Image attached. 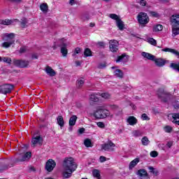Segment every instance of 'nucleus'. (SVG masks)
Here are the masks:
<instances>
[{
    "label": "nucleus",
    "mask_w": 179,
    "mask_h": 179,
    "mask_svg": "<svg viewBox=\"0 0 179 179\" xmlns=\"http://www.w3.org/2000/svg\"><path fill=\"white\" fill-rule=\"evenodd\" d=\"M82 19L83 22H86L87 20H89V15H85L82 17Z\"/></svg>",
    "instance_id": "6e6d98bb"
},
{
    "label": "nucleus",
    "mask_w": 179,
    "mask_h": 179,
    "mask_svg": "<svg viewBox=\"0 0 179 179\" xmlns=\"http://www.w3.org/2000/svg\"><path fill=\"white\" fill-rule=\"evenodd\" d=\"M141 120H143V121H149L150 118L149 117V116H148L146 113H143L141 115Z\"/></svg>",
    "instance_id": "c03bdc74"
},
{
    "label": "nucleus",
    "mask_w": 179,
    "mask_h": 179,
    "mask_svg": "<svg viewBox=\"0 0 179 179\" xmlns=\"http://www.w3.org/2000/svg\"><path fill=\"white\" fill-rule=\"evenodd\" d=\"M77 120H78L77 115L71 116L69 121V127H74V125H76V124Z\"/></svg>",
    "instance_id": "b1692460"
},
{
    "label": "nucleus",
    "mask_w": 179,
    "mask_h": 179,
    "mask_svg": "<svg viewBox=\"0 0 179 179\" xmlns=\"http://www.w3.org/2000/svg\"><path fill=\"white\" fill-rule=\"evenodd\" d=\"M141 55L142 57H143L144 58H146L147 59H149L150 61H155V55L150 53L143 52L141 53Z\"/></svg>",
    "instance_id": "a211bd4d"
},
{
    "label": "nucleus",
    "mask_w": 179,
    "mask_h": 179,
    "mask_svg": "<svg viewBox=\"0 0 179 179\" xmlns=\"http://www.w3.org/2000/svg\"><path fill=\"white\" fill-rule=\"evenodd\" d=\"M57 121L58 125H59L61 128L64 127V125H65V122L64 121V117L62 116L61 115L58 116L57 117Z\"/></svg>",
    "instance_id": "c85d7f7f"
},
{
    "label": "nucleus",
    "mask_w": 179,
    "mask_h": 179,
    "mask_svg": "<svg viewBox=\"0 0 179 179\" xmlns=\"http://www.w3.org/2000/svg\"><path fill=\"white\" fill-rule=\"evenodd\" d=\"M162 51H164L165 52H171L172 54H174L175 55H176L178 57L179 55V52L174 49L166 48L163 49Z\"/></svg>",
    "instance_id": "c756f323"
},
{
    "label": "nucleus",
    "mask_w": 179,
    "mask_h": 179,
    "mask_svg": "<svg viewBox=\"0 0 179 179\" xmlns=\"http://www.w3.org/2000/svg\"><path fill=\"white\" fill-rule=\"evenodd\" d=\"M2 38L6 41L1 44V47L3 48H9L10 45L15 44V40L13 39L15 38V34L13 33L3 34H2Z\"/></svg>",
    "instance_id": "f03ea898"
},
{
    "label": "nucleus",
    "mask_w": 179,
    "mask_h": 179,
    "mask_svg": "<svg viewBox=\"0 0 179 179\" xmlns=\"http://www.w3.org/2000/svg\"><path fill=\"white\" fill-rule=\"evenodd\" d=\"M148 169L150 170V173H153V171L155 170V168H153V166H148Z\"/></svg>",
    "instance_id": "0e129e2a"
},
{
    "label": "nucleus",
    "mask_w": 179,
    "mask_h": 179,
    "mask_svg": "<svg viewBox=\"0 0 179 179\" xmlns=\"http://www.w3.org/2000/svg\"><path fill=\"white\" fill-rule=\"evenodd\" d=\"M55 166H57L55 161H54L52 159H50L46 162L45 169L47 171H49L50 173L54 170V169L55 168Z\"/></svg>",
    "instance_id": "6e6552de"
},
{
    "label": "nucleus",
    "mask_w": 179,
    "mask_h": 179,
    "mask_svg": "<svg viewBox=\"0 0 179 179\" xmlns=\"http://www.w3.org/2000/svg\"><path fill=\"white\" fill-rule=\"evenodd\" d=\"M127 122L129 125L134 127V125H136L138 124V119L134 116H129L127 120Z\"/></svg>",
    "instance_id": "2eb2a0df"
},
{
    "label": "nucleus",
    "mask_w": 179,
    "mask_h": 179,
    "mask_svg": "<svg viewBox=\"0 0 179 179\" xmlns=\"http://www.w3.org/2000/svg\"><path fill=\"white\" fill-rule=\"evenodd\" d=\"M10 167H13V164H11V166L4 165L3 166H0V173H3V171L8 170V169H9Z\"/></svg>",
    "instance_id": "58836bf2"
},
{
    "label": "nucleus",
    "mask_w": 179,
    "mask_h": 179,
    "mask_svg": "<svg viewBox=\"0 0 179 179\" xmlns=\"http://www.w3.org/2000/svg\"><path fill=\"white\" fill-rule=\"evenodd\" d=\"M32 59H37L38 58V56L37 55L34 54L31 56Z\"/></svg>",
    "instance_id": "338daca9"
},
{
    "label": "nucleus",
    "mask_w": 179,
    "mask_h": 179,
    "mask_svg": "<svg viewBox=\"0 0 179 179\" xmlns=\"http://www.w3.org/2000/svg\"><path fill=\"white\" fill-rule=\"evenodd\" d=\"M40 9L43 12V13H47V12H48V6L47 3H42L40 6Z\"/></svg>",
    "instance_id": "c9c22d12"
},
{
    "label": "nucleus",
    "mask_w": 179,
    "mask_h": 179,
    "mask_svg": "<svg viewBox=\"0 0 179 179\" xmlns=\"http://www.w3.org/2000/svg\"><path fill=\"white\" fill-rule=\"evenodd\" d=\"M97 45L99 47H103L104 48V42H98Z\"/></svg>",
    "instance_id": "680f3d73"
},
{
    "label": "nucleus",
    "mask_w": 179,
    "mask_h": 179,
    "mask_svg": "<svg viewBox=\"0 0 179 179\" xmlns=\"http://www.w3.org/2000/svg\"><path fill=\"white\" fill-rule=\"evenodd\" d=\"M157 95L163 103H167L170 100L171 95L162 89L158 90Z\"/></svg>",
    "instance_id": "20e7f679"
},
{
    "label": "nucleus",
    "mask_w": 179,
    "mask_h": 179,
    "mask_svg": "<svg viewBox=\"0 0 179 179\" xmlns=\"http://www.w3.org/2000/svg\"><path fill=\"white\" fill-rule=\"evenodd\" d=\"M17 22H19L17 19L0 20V23H17Z\"/></svg>",
    "instance_id": "cd10ccee"
},
{
    "label": "nucleus",
    "mask_w": 179,
    "mask_h": 179,
    "mask_svg": "<svg viewBox=\"0 0 179 179\" xmlns=\"http://www.w3.org/2000/svg\"><path fill=\"white\" fill-rule=\"evenodd\" d=\"M92 176H93V177H94L95 178H97V179H101V176L100 175V171H99L97 169L93 170Z\"/></svg>",
    "instance_id": "72a5a7b5"
},
{
    "label": "nucleus",
    "mask_w": 179,
    "mask_h": 179,
    "mask_svg": "<svg viewBox=\"0 0 179 179\" xmlns=\"http://www.w3.org/2000/svg\"><path fill=\"white\" fill-rule=\"evenodd\" d=\"M132 135L134 138H139L141 136H143V131L142 130H133Z\"/></svg>",
    "instance_id": "4be33fe9"
},
{
    "label": "nucleus",
    "mask_w": 179,
    "mask_h": 179,
    "mask_svg": "<svg viewBox=\"0 0 179 179\" xmlns=\"http://www.w3.org/2000/svg\"><path fill=\"white\" fill-rule=\"evenodd\" d=\"M137 19L138 23H149L150 21L149 16L146 13H140L137 15Z\"/></svg>",
    "instance_id": "0eeeda50"
},
{
    "label": "nucleus",
    "mask_w": 179,
    "mask_h": 179,
    "mask_svg": "<svg viewBox=\"0 0 179 179\" xmlns=\"http://www.w3.org/2000/svg\"><path fill=\"white\" fill-rule=\"evenodd\" d=\"M162 30H163V25L160 24L154 26L152 28V31L155 32L162 31Z\"/></svg>",
    "instance_id": "f704fd0d"
},
{
    "label": "nucleus",
    "mask_w": 179,
    "mask_h": 179,
    "mask_svg": "<svg viewBox=\"0 0 179 179\" xmlns=\"http://www.w3.org/2000/svg\"><path fill=\"white\" fill-rule=\"evenodd\" d=\"M69 4L71 6H73V5L76 4V1L75 0H70L69 1Z\"/></svg>",
    "instance_id": "13d9d810"
},
{
    "label": "nucleus",
    "mask_w": 179,
    "mask_h": 179,
    "mask_svg": "<svg viewBox=\"0 0 179 179\" xmlns=\"http://www.w3.org/2000/svg\"><path fill=\"white\" fill-rule=\"evenodd\" d=\"M150 156H151V157H157V156H159V153L157 151H151Z\"/></svg>",
    "instance_id": "49530a36"
},
{
    "label": "nucleus",
    "mask_w": 179,
    "mask_h": 179,
    "mask_svg": "<svg viewBox=\"0 0 179 179\" xmlns=\"http://www.w3.org/2000/svg\"><path fill=\"white\" fill-rule=\"evenodd\" d=\"M79 134H83L85 132V128H80L78 130Z\"/></svg>",
    "instance_id": "69168bd1"
},
{
    "label": "nucleus",
    "mask_w": 179,
    "mask_h": 179,
    "mask_svg": "<svg viewBox=\"0 0 179 179\" xmlns=\"http://www.w3.org/2000/svg\"><path fill=\"white\" fill-rule=\"evenodd\" d=\"M114 75L116 76V78H120V79L124 78V72H122L120 69L115 70Z\"/></svg>",
    "instance_id": "a878e982"
},
{
    "label": "nucleus",
    "mask_w": 179,
    "mask_h": 179,
    "mask_svg": "<svg viewBox=\"0 0 179 179\" xmlns=\"http://www.w3.org/2000/svg\"><path fill=\"white\" fill-rule=\"evenodd\" d=\"M148 42L151 44L152 45H156V44H157V42L156 41V40L153 38H148Z\"/></svg>",
    "instance_id": "a19ab883"
},
{
    "label": "nucleus",
    "mask_w": 179,
    "mask_h": 179,
    "mask_svg": "<svg viewBox=\"0 0 179 179\" xmlns=\"http://www.w3.org/2000/svg\"><path fill=\"white\" fill-rule=\"evenodd\" d=\"M31 157V152H27L25 154H20L19 157L16 159L17 162H27Z\"/></svg>",
    "instance_id": "9d476101"
},
{
    "label": "nucleus",
    "mask_w": 179,
    "mask_h": 179,
    "mask_svg": "<svg viewBox=\"0 0 179 179\" xmlns=\"http://www.w3.org/2000/svg\"><path fill=\"white\" fill-rule=\"evenodd\" d=\"M101 97H103V99H110L111 97V95L109 93H102L100 94Z\"/></svg>",
    "instance_id": "37998d69"
},
{
    "label": "nucleus",
    "mask_w": 179,
    "mask_h": 179,
    "mask_svg": "<svg viewBox=\"0 0 179 179\" xmlns=\"http://www.w3.org/2000/svg\"><path fill=\"white\" fill-rule=\"evenodd\" d=\"M31 146L32 148H36V145H43V137L41 136H36V137H33L31 139Z\"/></svg>",
    "instance_id": "f8f14e48"
},
{
    "label": "nucleus",
    "mask_w": 179,
    "mask_h": 179,
    "mask_svg": "<svg viewBox=\"0 0 179 179\" xmlns=\"http://www.w3.org/2000/svg\"><path fill=\"white\" fill-rule=\"evenodd\" d=\"M79 52H80V48H76V49H75V51H74V53H73V56L74 55H76V54H79Z\"/></svg>",
    "instance_id": "864d4df0"
},
{
    "label": "nucleus",
    "mask_w": 179,
    "mask_h": 179,
    "mask_svg": "<svg viewBox=\"0 0 179 179\" xmlns=\"http://www.w3.org/2000/svg\"><path fill=\"white\" fill-rule=\"evenodd\" d=\"M139 3L141 6H146V1L145 0H141Z\"/></svg>",
    "instance_id": "5fc2aeb1"
},
{
    "label": "nucleus",
    "mask_w": 179,
    "mask_h": 179,
    "mask_svg": "<svg viewBox=\"0 0 179 179\" xmlns=\"http://www.w3.org/2000/svg\"><path fill=\"white\" fill-rule=\"evenodd\" d=\"M128 55L123 54L120 56H118L115 61L117 63L122 62L123 64H125L126 62H128Z\"/></svg>",
    "instance_id": "4468645a"
},
{
    "label": "nucleus",
    "mask_w": 179,
    "mask_h": 179,
    "mask_svg": "<svg viewBox=\"0 0 179 179\" xmlns=\"http://www.w3.org/2000/svg\"><path fill=\"white\" fill-rule=\"evenodd\" d=\"M87 57H92V50L89 48H85L84 51V58H87Z\"/></svg>",
    "instance_id": "4c0bfd02"
},
{
    "label": "nucleus",
    "mask_w": 179,
    "mask_h": 179,
    "mask_svg": "<svg viewBox=\"0 0 179 179\" xmlns=\"http://www.w3.org/2000/svg\"><path fill=\"white\" fill-rule=\"evenodd\" d=\"M2 61L3 62H6V64H9V65H10V64H12V59L7 57H3Z\"/></svg>",
    "instance_id": "79ce46f5"
},
{
    "label": "nucleus",
    "mask_w": 179,
    "mask_h": 179,
    "mask_svg": "<svg viewBox=\"0 0 179 179\" xmlns=\"http://www.w3.org/2000/svg\"><path fill=\"white\" fill-rule=\"evenodd\" d=\"M63 167L64 169V171L63 172L64 178H69L72 176V173L78 169V165L73 160V158L69 157L65 158L63 163Z\"/></svg>",
    "instance_id": "f257e3e1"
},
{
    "label": "nucleus",
    "mask_w": 179,
    "mask_h": 179,
    "mask_svg": "<svg viewBox=\"0 0 179 179\" xmlns=\"http://www.w3.org/2000/svg\"><path fill=\"white\" fill-rule=\"evenodd\" d=\"M116 26L118 27L119 30H124V29H125V25H124V23H117Z\"/></svg>",
    "instance_id": "a18cd8bd"
},
{
    "label": "nucleus",
    "mask_w": 179,
    "mask_h": 179,
    "mask_svg": "<svg viewBox=\"0 0 179 179\" xmlns=\"http://www.w3.org/2000/svg\"><path fill=\"white\" fill-rule=\"evenodd\" d=\"M150 15L152 16V17H160V14L155 11H151Z\"/></svg>",
    "instance_id": "de8ad7c7"
},
{
    "label": "nucleus",
    "mask_w": 179,
    "mask_h": 179,
    "mask_svg": "<svg viewBox=\"0 0 179 179\" xmlns=\"http://www.w3.org/2000/svg\"><path fill=\"white\" fill-rule=\"evenodd\" d=\"M106 66H107V65H106V64H104V63H100L98 65L99 69H104V68H106Z\"/></svg>",
    "instance_id": "8fccbe9b"
},
{
    "label": "nucleus",
    "mask_w": 179,
    "mask_h": 179,
    "mask_svg": "<svg viewBox=\"0 0 179 179\" xmlns=\"http://www.w3.org/2000/svg\"><path fill=\"white\" fill-rule=\"evenodd\" d=\"M171 22L172 23H179V14H173L171 17Z\"/></svg>",
    "instance_id": "7c9ffc66"
},
{
    "label": "nucleus",
    "mask_w": 179,
    "mask_h": 179,
    "mask_svg": "<svg viewBox=\"0 0 179 179\" xmlns=\"http://www.w3.org/2000/svg\"><path fill=\"white\" fill-rule=\"evenodd\" d=\"M94 117L98 120H103L110 117V111L104 108V106H99L94 113Z\"/></svg>",
    "instance_id": "7ed1b4c3"
},
{
    "label": "nucleus",
    "mask_w": 179,
    "mask_h": 179,
    "mask_svg": "<svg viewBox=\"0 0 179 179\" xmlns=\"http://www.w3.org/2000/svg\"><path fill=\"white\" fill-rule=\"evenodd\" d=\"M96 125L99 127V128H104V127H106L104 125V123L103 122H99L96 123Z\"/></svg>",
    "instance_id": "603ef678"
},
{
    "label": "nucleus",
    "mask_w": 179,
    "mask_h": 179,
    "mask_svg": "<svg viewBox=\"0 0 179 179\" xmlns=\"http://www.w3.org/2000/svg\"><path fill=\"white\" fill-rule=\"evenodd\" d=\"M109 17L110 19L116 21V23H122V20H121V17L117 15V14H110Z\"/></svg>",
    "instance_id": "5701e85b"
},
{
    "label": "nucleus",
    "mask_w": 179,
    "mask_h": 179,
    "mask_svg": "<svg viewBox=\"0 0 179 179\" xmlns=\"http://www.w3.org/2000/svg\"><path fill=\"white\" fill-rule=\"evenodd\" d=\"M137 175L142 179L143 177H148V172L145 169H140L138 171Z\"/></svg>",
    "instance_id": "393cba45"
},
{
    "label": "nucleus",
    "mask_w": 179,
    "mask_h": 179,
    "mask_svg": "<svg viewBox=\"0 0 179 179\" xmlns=\"http://www.w3.org/2000/svg\"><path fill=\"white\" fill-rule=\"evenodd\" d=\"M106 160H107V158H106V157L104 156H101L99 157V161L101 163H104V162H106Z\"/></svg>",
    "instance_id": "3c124183"
},
{
    "label": "nucleus",
    "mask_w": 179,
    "mask_h": 179,
    "mask_svg": "<svg viewBox=\"0 0 179 179\" xmlns=\"http://www.w3.org/2000/svg\"><path fill=\"white\" fill-rule=\"evenodd\" d=\"M95 26H96V24H94V23L90 24V27H94Z\"/></svg>",
    "instance_id": "774afa93"
},
{
    "label": "nucleus",
    "mask_w": 179,
    "mask_h": 179,
    "mask_svg": "<svg viewBox=\"0 0 179 179\" xmlns=\"http://www.w3.org/2000/svg\"><path fill=\"white\" fill-rule=\"evenodd\" d=\"M45 71L49 76H55V71L49 66H46Z\"/></svg>",
    "instance_id": "412c9836"
},
{
    "label": "nucleus",
    "mask_w": 179,
    "mask_h": 179,
    "mask_svg": "<svg viewBox=\"0 0 179 179\" xmlns=\"http://www.w3.org/2000/svg\"><path fill=\"white\" fill-rule=\"evenodd\" d=\"M139 162V158H136L133 161H131L129 164V169L131 170V169H134L136 164H138Z\"/></svg>",
    "instance_id": "2f4dec72"
},
{
    "label": "nucleus",
    "mask_w": 179,
    "mask_h": 179,
    "mask_svg": "<svg viewBox=\"0 0 179 179\" xmlns=\"http://www.w3.org/2000/svg\"><path fill=\"white\" fill-rule=\"evenodd\" d=\"M109 43L110 51H111V52H117V51H118V42L116 40H111Z\"/></svg>",
    "instance_id": "9b49d317"
},
{
    "label": "nucleus",
    "mask_w": 179,
    "mask_h": 179,
    "mask_svg": "<svg viewBox=\"0 0 179 179\" xmlns=\"http://www.w3.org/2000/svg\"><path fill=\"white\" fill-rule=\"evenodd\" d=\"M179 34V23H175L172 25V37H176Z\"/></svg>",
    "instance_id": "ddd939ff"
},
{
    "label": "nucleus",
    "mask_w": 179,
    "mask_h": 179,
    "mask_svg": "<svg viewBox=\"0 0 179 179\" xmlns=\"http://www.w3.org/2000/svg\"><path fill=\"white\" fill-rule=\"evenodd\" d=\"M85 85V80L83 78H80L76 81V87L77 89H82Z\"/></svg>",
    "instance_id": "bb28decb"
},
{
    "label": "nucleus",
    "mask_w": 179,
    "mask_h": 179,
    "mask_svg": "<svg viewBox=\"0 0 179 179\" xmlns=\"http://www.w3.org/2000/svg\"><path fill=\"white\" fill-rule=\"evenodd\" d=\"M84 145L86 148H92L93 144H92V141L89 138H87L84 141Z\"/></svg>",
    "instance_id": "e433bc0d"
},
{
    "label": "nucleus",
    "mask_w": 179,
    "mask_h": 179,
    "mask_svg": "<svg viewBox=\"0 0 179 179\" xmlns=\"http://www.w3.org/2000/svg\"><path fill=\"white\" fill-rule=\"evenodd\" d=\"M13 64L17 68H27V66H29V64H30V62L24 59H13Z\"/></svg>",
    "instance_id": "423d86ee"
},
{
    "label": "nucleus",
    "mask_w": 179,
    "mask_h": 179,
    "mask_svg": "<svg viewBox=\"0 0 179 179\" xmlns=\"http://www.w3.org/2000/svg\"><path fill=\"white\" fill-rule=\"evenodd\" d=\"M141 143L143 146H148L150 143V141L147 136H144L141 138Z\"/></svg>",
    "instance_id": "473e14b6"
},
{
    "label": "nucleus",
    "mask_w": 179,
    "mask_h": 179,
    "mask_svg": "<svg viewBox=\"0 0 179 179\" xmlns=\"http://www.w3.org/2000/svg\"><path fill=\"white\" fill-rule=\"evenodd\" d=\"M14 87L15 85L12 84L1 85H0V93H1V94H8L12 92Z\"/></svg>",
    "instance_id": "39448f33"
},
{
    "label": "nucleus",
    "mask_w": 179,
    "mask_h": 179,
    "mask_svg": "<svg viewBox=\"0 0 179 179\" xmlns=\"http://www.w3.org/2000/svg\"><path fill=\"white\" fill-rule=\"evenodd\" d=\"M166 146H167L168 148H171V146H173V142H171V141L168 142V143H166Z\"/></svg>",
    "instance_id": "e2e57ef3"
},
{
    "label": "nucleus",
    "mask_w": 179,
    "mask_h": 179,
    "mask_svg": "<svg viewBox=\"0 0 179 179\" xmlns=\"http://www.w3.org/2000/svg\"><path fill=\"white\" fill-rule=\"evenodd\" d=\"M27 27V24L26 23H20V27H22V29H25V27Z\"/></svg>",
    "instance_id": "4d7b16f0"
},
{
    "label": "nucleus",
    "mask_w": 179,
    "mask_h": 179,
    "mask_svg": "<svg viewBox=\"0 0 179 179\" xmlns=\"http://www.w3.org/2000/svg\"><path fill=\"white\" fill-rule=\"evenodd\" d=\"M164 131L167 134H171V132L173 131V127H171V126L166 125L164 127Z\"/></svg>",
    "instance_id": "ea45409f"
},
{
    "label": "nucleus",
    "mask_w": 179,
    "mask_h": 179,
    "mask_svg": "<svg viewBox=\"0 0 179 179\" xmlns=\"http://www.w3.org/2000/svg\"><path fill=\"white\" fill-rule=\"evenodd\" d=\"M152 174L154 176H159V171L158 170H156V169H154L153 172H152Z\"/></svg>",
    "instance_id": "052dcab7"
},
{
    "label": "nucleus",
    "mask_w": 179,
    "mask_h": 179,
    "mask_svg": "<svg viewBox=\"0 0 179 179\" xmlns=\"http://www.w3.org/2000/svg\"><path fill=\"white\" fill-rule=\"evenodd\" d=\"M155 62V64L157 66H164L166 62L163 60V59H156V57H155L154 60H152Z\"/></svg>",
    "instance_id": "aec40b11"
},
{
    "label": "nucleus",
    "mask_w": 179,
    "mask_h": 179,
    "mask_svg": "<svg viewBox=\"0 0 179 179\" xmlns=\"http://www.w3.org/2000/svg\"><path fill=\"white\" fill-rule=\"evenodd\" d=\"M27 51V47L26 46H22L20 49V54H23V52H26Z\"/></svg>",
    "instance_id": "09e8293b"
},
{
    "label": "nucleus",
    "mask_w": 179,
    "mask_h": 179,
    "mask_svg": "<svg viewBox=\"0 0 179 179\" xmlns=\"http://www.w3.org/2000/svg\"><path fill=\"white\" fill-rule=\"evenodd\" d=\"M66 45H68V44L65 43H63L62 45H60V52L62 54L63 57H66V55H68V49H66Z\"/></svg>",
    "instance_id": "dca6fc26"
},
{
    "label": "nucleus",
    "mask_w": 179,
    "mask_h": 179,
    "mask_svg": "<svg viewBox=\"0 0 179 179\" xmlns=\"http://www.w3.org/2000/svg\"><path fill=\"white\" fill-rule=\"evenodd\" d=\"M171 117V121L173 122V124L179 125V113H172Z\"/></svg>",
    "instance_id": "f3484780"
},
{
    "label": "nucleus",
    "mask_w": 179,
    "mask_h": 179,
    "mask_svg": "<svg viewBox=\"0 0 179 179\" xmlns=\"http://www.w3.org/2000/svg\"><path fill=\"white\" fill-rule=\"evenodd\" d=\"M100 99V93L98 94H92L90 96V100L91 101H94V103H97Z\"/></svg>",
    "instance_id": "6ab92c4d"
},
{
    "label": "nucleus",
    "mask_w": 179,
    "mask_h": 179,
    "mask_svg": "<svg viewBox=\"0 0 179 179\" xmlns=\"http://www.w3.org/2000/svg\"><path fill=\"white\" fill-rule=\"evenodd\" d=\"M146 26V23H140L139 24V28L140 29H143Z\"/></svg>",
    "instance_id": "bf43d9fd"
},
{
    "label": "nucleus",
    "mask_w": 179,
    "mask_h": 179,
    "mask_svg": "<svg viewBox=\"0 0 179 179\" xmlns=\"http://www.w3.org/2000/svg\"><path fill=\"white\" fill-rule=\"evenodd\" d=\"M115 144L112 141H108L107 143L102 145V149L106 152H114Z\"/></svg>",
    "instance_id": "1a4fd4ad"
}]
</instances>
